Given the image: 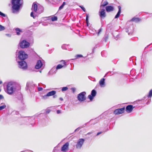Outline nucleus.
<instances>
[{"mask_svg": "<svg viewBox=\"0 0 152 152\" xmlns=\"http://www.w3.org/2000/svg\"><path fill=\"white\" fill-rule=\"evenodd\" d=\"M16 97V101L18 103L23 104V96L20 93L18 94Z\"/></svg>", "mask_w": 152, "mask_h": 152, "instance_id": "nucleus-9", "label": "nucleus"}, {"mask_svg": "<svg viewBox=\"0 0 152 152\" xmlns=\"http://www.w3.org/2000/svg\"><path fill=\"white\" fill-rule=\"evenodd\" d=\"M140 102V101H134V104H135L137 102Z\"/></svg>", "mask_w": 152, "mask_h": 152, "instance_id": "nucleus-48", "label": "nucleus"}, {"mask_svg": "<svg viewBox=\"0 0 152 152\" xmlns=\"http://www.w3.org/2000/svg\"><path fill=\"white\" fill-rule=\"evenodd\" d=\"M102 31V29L101 28H100L99 29V31H98V35H99V33L101 31Z\"/></svg>", "mask_w": 152, "mask_h": 152, "instance_id": "nucleus-46", "label": "nucleus"}, {"mask_svg": "<svg viewBox=\"0 0 152 152\" xmlns=\"http://www.w3.org/2000/svg\"><path fill=\"white\" fill-rule=\"evenodd\" d=\"M132 57H131L130 58H129V60L130 61H132V62H133V59H132Z\"/></svg>", "mask_w": 152, "mask_h": 152, "instance_id": "nucleus-51", "label": "nucleus"}, {"mask_svg": "<svg viewBox=\"0 0 152 152\" xmlns=\"http://www.w3.org/2000/svg\"><path fill=\"white\" fill-rule=\"evenodd\" d=\"M75 59H76L78 58H80L83 57V55L80 54H77L75 56Z\"/></svg>", "mask_w": 152, "mask_h": 152, "instance_id": "nucleus-35", "label": "nucleus"}, {"mask_svg": "<svg viewBox=\"0 0 152 152\" xmlns=\"http://www.w3.org/2000/svg\"><path fill=\"white\" fill-rule=\"evenodd\" d=\"M108 39V35L105 34L103 39V41L106 42Z\"/></svg>", "mask_w": 152, "mask_h": 152, "instance_id": "nucleus-27", "label": "nucleus"}, {"mask_svg": "<svg viewBox=\"0 0 152 152\" xmlns=\"http://www.w3.org/2000/svg\"><path fill=\"white\" fill-rule=\"evenodd\" d=\"M18 63L19 65V67L20 68L22 69L23 70L27 69V64L24 60L18 61Z\"/></svg>", "mask_w": 152, "mask_h": 152, "instance_id": "nucleus-7", "label": "nucleus"}, {"mask_svg": "<svg viewBox=\"0 0 152 152\" xmlns=\"http://www.w3.org/2000/svg\"><path fill=\"white\" fill-rule=\"evenodd\" d=\"M43 65V64L41 60H39L37 61V64L35 65V68L36 69H38L40 68Z\"/></svg>", "mask_w": 152, "mask_h": 152, "instance_id": "nucleus-16", "label": "nucleus"}, {"mask_svg": "<svg viewBox=\"0 0 152 152\" xmlns=\"http://www.w3.org/2000/svg\"><path fill=\"white\" fill-rule=\"evenodd\" d=\"M6 105L4 104L1 106H0V111L1 110L4 109L6 108Z\"/></svg>", "mask_w": 152, "mask_h": 152, "instance_id": "nucleus-29", "label": "nucleus"}, {"mask_svg": "<svg viewBox=\"0 0 152 152\" xmlns=\"http://www.w3.org/2000/svg\"><path fill=\"white\" fill-rule=\"evenodd\" d=\"M50 112V110L49 109H47L46 111V114H48Z\"/></svg>", "mask_w": 152, "mask_h": 152, "instance_id": "nucleus-39", "label": "nucleus"}, {"mask_svg": "<svg viewBox=\"0 0 152 152\" xmlns=\"http://www.w3.org/2000/svg\"><path fill=\"white\" fill-rule=\"evenodd\" d=\"M71 89L72 90L73 93H74V92H75V91L76 90L75 88H71Z\"/></svg>", "mask_w": 152, "mask_h": 152, "instance_id": "nucleus-38", "label": "nucleus"}, {"mask_svg": "<svg viewBox=\"0 0 152 152\" xmlns=\"http://www.w3.org/2000/svg\"><path fill=\"white\" fill-rule=\"evenodd\" d=\"M47 96H47V94L43 96V98L45 99H46L47 98Z\"/></svg>", "mask_w": 152, "mask_h": 152, "instance_id": "nucleus-42", "label": "nucleus"}, {"mask_svg": "<svg viewBox=\"0 0 152 152\" xmlns=\"http://www.w3.org/2000/svg\"><path fill=\"white\" fill-rule=\"evenodd\" d=\"M152 96V89L150 90L148 94V98H151Z\"/></svg>", "mask_w": 152, "mask_h": 152, "instance_id": "nucleus-30", "label": "nucleus"}, {"mask_svg": "<svg viewBox=\"0 0 152 152\" xmlns=\"http://www.w3.org/2000/svg\"><path fill=\"white\" fill-rule=\"evenodd\" d=\"M85 140L83 138L79 139L77 141L76 147L77 149H80L82 147Z\"/></svg>", "mask_w": 152, "mask_h": 152, "instance_id": "nucleus-8", "label": "nucleus"}, {"mask_svg": "<svg viewBox=\"0 0 152 152\" xmlns=\"http://www.w3.org/2000/svg\"><path fill=\"white\" fill-rule=\"evenodd\" d=\"M62 48H63V49H64L63 48V46H62V47H61Z\"/></svg>", "mask_w": 152, "mask_h": 152, "instance_id": "nucleus-56", "label": "nucleus"}, {"mask_svg": "<svg viewBox=\"0 0 152 152\" xmlns=\"http://www.w3.org/2000/svg\"><path fill=\"white\" fill-rule=\"evenodd\" d=\"M43 90V88L42 87H38V90L39 91H42Z\"/></svg>", "mask_w": 152, "mask_h": 152, "instance_id": "nucleus-40", "label": "nucleus"}, {"mask_svg": "<svg viewBox=\"0 0 152 152\" xmlns=\"http://www.w3.org/2000/svg\"><path fill=\"white\" fill-rule=\"evenodd\" d=\"M38 6L37 4L35 3H33L32 5V7L31 10L32 11H34V12H36L37 10Z\"/></svg>", "mask_w": 152, "mask_h": 152, "instance_id": "nucleus-20", "label": "nucleus"}, {"mask_svg": "<svg viewBox=\"0 0 152 152\" xmlns=\"http://www.w3.org/2000/svg\"><path fill=\"white\" fill-rule=\"evenodd\" d=\"M5 29V27L0 24V31H4Z\"/></svg>", "mask_w": 152, "mask_h": 152, "instance_id": "nucleus-33", "label": "nucleus"}, {"mask_svg": "<svg viewBox=\"0 0 152 152\" xmlns=\"http://www.w3.org/2000/svg\"><path fill=\"white\" fill-rule=\"evenodd\" d=\"M0 15L2 16L3 17H6V15L4 13H2L0 11Z\"/></svg>", "mask_w": 152, "mask_h": 152, "instance_id": "nucleus-36", "label": "nucleus"}, {"mask_svg": "<svg viewBox=\"0 0 152 152\" xmlns=\"http://www.w3.org/2000/svg\"><path fill=\"white\" fill-rule=\"evenodd\" d=\"M4 97L2 95L0 94V99H4Z\"/></svg>", "mask_w": 152, "mask_h": 152, "instance_id": "nucleus-44", "label": "nucleus"}, {"mask_svg": "<svg viewBox=\"0 0 152 152\" xmlns=\"http://www.w3.org/2000/svg\"><path fill=\"white\" fill-rule=\"evenodd\" d=\"M92 133H93L92 132H88L87 134H88V135L90 134H92Z\"/></svg>", "mask_w": 152, "mask_h": 152, "instance_id": "nucleus-50", "label": "nucleus"}, {"mask_svg": "<svg viewBox=\"0 0 152 152\" xmlns=\"http://www.w3.org/2000/svg\"><path fill=\"white\" fill-rule=\"evenodd\" d=\"M5 35L9 37H10L11 36V34H6Z\"/></svg>", "mask_w": 152, "mask_h": 152, "instance_id": "nucleus-41", "label": "nucleus"}, {"mask_svg": "<svg viewBox=\"0 0 152 152\" xmlns=\"http://www.w3.org/2000/svg\"><path fill=\"white\" fill-rule=\"evenodd\" d=\"M132 70L131 71V72H132Z\"/></svg>", "mask_w": 152, "mask_h": 152, "instance_id": "nucleus-59", "label": "nucleus"}, {"mask_svg": "<svg viewBox=\"0 0 152 152\" xmlns=\"http://www.w3.org/2000/svg\"><path fill=\"white\" fill-rule=\"evenodd\" d=\"M19 44L20 48L23 49L28 48L30 45V43L25 40L20 41Z\"/></svg>", "mask_w": 152, "mask_h": 152, "instance_id": "nucleus-4", "label": "nucleus"}, {"mask_svg": "<svg viewBox=\"0 0 152 152\" xmlns=\"http://www.w3.org/2000/svg\"><path fill=\"white\" fill-rule=\"evenodd\" d=\"M65 4H66L65 2H64L59 7V9H58V10H61V9H62L63 8L64 6H65Z\"/></svg>", "mask_w": 152, "mask_h": 152, "instance_id": "nucleus-25", "label": "nucleus"}, {"mask_svg": "<svg viewBox=\"0 0 152 152\" xmlns=\"http://www.w3.org/2000/svg\"><path fill=\"white\" fill-rule=\"evenodd\" d=\"M57 17L56 16H54L51 18V20L53 21H55L57 20Z\"/></svg>", "mask_w": 152, "mask_h": 152, "instance_id": "nucleus-32", "label": "nucleus"}, {"mask_svg": "<svg viewBox=\"0 0 152 152\" xmlns=\"http://www.w3.org/2000/svg\"><path fill=\"white\" fill-rule=\"evenodd\" d=\"M20 152H24V151H21Z\"/></svg>", "mask_w": 152, "mask_h": 152, "instance_id": "nucleus-58", "label": "nucleus"}, {"mask_svg": "<svg viewBox=\"0 0 152 152\" xmlns=\"http://www.w3.org/2000/svg\"><path fill=\"white\" fill-rule=\"evenodd\" d=\"M88 18L89 16L88 14H86V25L87 26H88Z\"/></svg>", "mask_w": 152, "mask_h": 152, "instance_id": "nucleus-26", "label": "nucleus"}, {"mask_svg": "<svg viewBox=\"0 0 152 152\" xmlns=\"http://www.w3.org/2000/svg\"><path fill=\"white\" fill-rule=\"evenodd\" d=\"M56 93V91H52L50 92H48L47 94V96H52L55 95Z\"/></svg>", "mask_w": 152, "mask_h": 152, "instance_id": "nucleus-23", "label": "nucleus"}, {"mask_svg": "<svg viewBox=\"0 0 152 152\" xmlns=\"http://www.w3.org/2000/svg\"><path fill=\"white\" fill-rule=\"evenodd\" d=\"M97 48V47H96V45L95 47H94V48L93 49V50H92V51H93V52L94 53V49H95V48Z\"/></svg>", "mask_w": 152, "mask_h": 152, "instance_id": "nucleus-49", "label": "nucleus"}, {"mask_svg": "<svg viewBox=\"0 0 152 152\" xmlns=\"http://www.w3.org/2000/svg\"><path fill=\"white\" fill-rule=\"evenodd\" d=\"M2 83V82L1 81H0V84Z\"/></svg>", "mask_w": 152, "mask_h": 152, "instance_id": "nucleus-55", "label": "nucleus"}, {"mask_svg": "<svg viewBox=\"0 0 152 152\" xmlns=\"http://www.w3.org/2000/svg\"><path fill=\"white\" fill-rule=\"evenodd\" d=\"M86 94V93L85 91H83L79 94L77 97L78 100L80 102H82L85 100L86 99L85 96Z\"/></svg>", "mask_w": 152, "mask_h": 152, "instance_id": "nucleus-6", "label": "nucleus"}, {"mask_svg": "<svg viewBox=\"0 0 152 152\" xmlns=\"http://www.w3.org/2000/svg\"><path fill=\"white\" fill-rule=\"evenodd\" d=\"M18 58L21 60H24L28 57V55L23 50H20L18 54Z\"/></svg>", "mask_w": 152, "mask_h": 152, "instance_id": "nucleus-3", "label": "nucleus"}, {"mask_svg": "<svg viewBox=\"0 0 152 152\" xmlns=\"http://www.w3.org/2000/svg\"><path fill=\"white\" fill-rule=\"evenodd\" d=\"M108 4V3L107 1H105L104 2H103V1L101 3V4L100 6V7H104L106 6Z\"/></svg>", "mask_w": 152, "mask_h": 152, "instance_id": "nucleus-24", "label": "nucleus"}, {"mask_svg": "<svg viewBox=\"0 0 152 152\" xmlns=\"http://www.w3.org/2000/svg\"><path fill=\"white\" fill-rule=\"evenodd\" d=\"M140 20L138 18H136L135 17H134V21L136 22H138L140 21Z\"/></svg>", "mask_w": 152, "mask_h": 152, "instance_id": "nucleus-31", "label": "nucleus"}, {"mask_svg": "<svg viewBox=\"0 0 152 152\" xmlns=\"http://www.w3.org/2000/svg\"><path fill=\"white\" fill-rule=\"evenodd\" d=\"M15 30L16 31V34L18 35H20V33L23 32L22 30L18 28H15Z\"/></svg>", "mask_w": 152, "mask_h": 152, "instance_id": "nucleus-21", "label": "nucleus"}, {"mask_svg": "<svg viewBox=\"0 0 152 152\" xmlns=\"http://www.w3.org/2000/svg\"><path fill=\"white\" fill-rule=\"evenodd\" d=\"M102 133V132H98L96 134V136H98L99 135V134H101Z\"/></svg>", "mask_w": 152, "mask_h": 152, "instance_id": "nucleus-47", "label": "nucleus"}, {"mask_svg": "<svg viewBox=\"0 0 152 152\" xmlns=\"http://www.w3.org/2000/svg\"><path fill=\"white\" fill-rule=\"evenodd\" d=\"M133 21V18H132L131 19L127 22L126 23V25L127 26H128V25L131 24V23H132V25H131V27H127L126 29H125V31L126 32L128 33V35H130L132 34V32L131 31H130V30H131V29H130V28L131 27H132V28H133V26H132V22Z\"/></svg>", "mask_w": 152, "mask_h": 152, "instance_id": "nucleus-5", "label": "nucleus"}, {"mask_svg": "<svg viewBox=\"0 0 152 152\" xmlns=\"http://www.w3.org/2000/svg\"><path fill=\"white\" fill-rule=\"evenodd\" d=\"M83 128V127H82L81 128H80V127H78V128L76 129H75V130L74 131V132H75L76 131H78L81 128Z\"/></svg>", "mask_w": 152, "mask_h": 152, "instance_id": "nucleus-43", "label": "nucleus"}, {"mask_svg": "<svg viewBox=\"0 0 152 152\" xmlns=\"http://www.w3.org/2000/svg\"><path fill=\"white\" fill-rule=\"evenodd\" d=\"M105 10L107 12H109L113 11L114 7L112 6H106L105 7Z\"/></svg>", "mask_w": 152, "mask_h": 152, "instance_id": "nucleus-17", "label": "nucleus"}, {"mask_svg": "<svg viewBox=\"0 0 152 152\" xmlns=\"http://www.w3.org/2000/svg\"><path fill=\"white\" fill-rule=\"evenodd\" d=\"M105 80V79L104 78H103L99 81V84L101 87H103V86L104 85Z\"/></svg>", "mask_w": 152, "mask_h": 152, "instance_id": "nucleus-22", "label": "nucleus"}, {"mask_svg": "<svg viewBox=\"0 0 152 152\" xmlns=\"http://www.w3.org/2000/svg\"><path fill=\"white\" fill-rule=\"evenodd\" d=\"M34 85L30 84L29 85L28 83H27L26 85V89H29V91L31 92L33 91H34Z\"/></svg>", "mask_w": 152, "mask_h": 152, "instance_id": "nucleus-13", "label": "nucleus"}, {"mask_svg": "<svg viewBox=\"0 0 152 152\" xmlns=\"http://www.w3.org/2000/svg\"><path fill=\"white\" fill-rule=\"evenodd\" d=\"M19 88L20 86L18 84H15L12 82L8 83L7 86V93L12 95L17 89V88Z\"/></svg>", "mask_w": 152, "mask_h": 152, "instance_id": "nucleus-2", "label": "nucleus"}, {"mask_svg": "<svg viewBox=\"0 0 152 152\" xmlns=\"http://www.w3.org/2000/svg\"><path fill=\"white\" fill-rule=\"evenodd\" d=\"M61 113V110H58L57 111V114H59Z\"/></svg>", "mask_w": 152, "mask_h": 152, "instance_id": "nucleus-45", "label": "nucleus"}, {"mask_svg": "<svg viewBox=\"0 0 152 152\" xmlns=\"http://www.w3.org/2000/svg\"><path fill=\"white\" fill-rule=\"evenodd\" d=\"M125 110V107L121 108H118L115 110L114 111L113 113L116 115L122 114L124 112Z\"/></svg>", "mask_w": 152, "mask_h": 152, "instance_id": "nucleus-10", "label": "nucleus"}, {"mask_svg": "<svg viewBox=\"0 0 152 152\" xmlns=\"http://www.w3.org/2000/svg\"><path fill=\"white\" fill-rule=\"evenodd\" d=\"M118 10L116 15H115V17L114 18L115 19L118 18L119 17L120 14L121 12V7L120 6H119L118 7Z\"/></svg>", "mask_w": 152, "mask_h": 152, "instance_id": "nucleus-19", "label": "nucleus"}, {"mask_svg": "<svg viewBox=\"0 0 152 152\" xmlns=\"http://www.w3.org/2000/svg\"><path fill=\"white\" fill-rule=\"evenodd\" d=\"M88 123H86V124H84V125H86L87 124H88Z\"/></svg>", "mask_w": 152, "mask_h": 152, "instance_id": "nucleus-54", "label": "nucleus"}, {"mask_svg": "<svg viewBox=\"0 0 152 152\" xmlns=\"http://www.w3.org/2000/svg\"><path fill=\"white\" fill-rule=\"evenodd\" d=\"M133 109V106L132 105H128L127 106L126 108V111L128 113H130L131 112Z\"/></svg>", "mask_w": 152, "mask_h": 152, "instance_id": "nucleus-18", "label": "nucleus"}, {"mask_svg": "<svg viewBox=\"0 0 152 152\" xmlns=\"http://www.w3.org/2000/svg\"><path fill=\"white\" fill-rule=\"evenodd\" d=\"M53 98H56V97H57V96L56 95H53Z\"/></svg>", "mask_w": 152, "mask_h": 152, "instance_id": "nucleus-53", "label": "nucleus"}, {"mask_svg": "<svg viewBox=\"0 0 152 152\" xmlns=\"http://www.w3.org/2000/svg\"><path fill=\"white\" fill-rule=\"evenodd\" d=\"M59 99L61 100V101H63V98H61V97H60L59 98Z\"/></svg>", "mask_w": 152, "mask_h": 152, "instance_id": "nucleus-52", "label": "nucleus"}, {"mask_svg": "<svg viewBox=\"0 0 152 152\" xmlns=\"http://www.w3.org/2000/svg\"><path fill=\"white\" fill-rule=\"evenodd\" d=\"M69 143L68 142L64 144L61 148V151L64 152H66L68 148Z\"/></svg>", "mask_w": 152, "mask_h": 152, "instance_id": "nucleus-14", "label": "nucleus"}, {"mask_svg": "<svg viewBox=\"0 0 152 152\" xmlns=\"http://www.w3.org/2000/svg\"><path fill=\"white\" fill-rule=\"evenodd\" d=\"M79 7L81 8V9L82 10L84 11V12H86V9H85V8L82 6H79Z\"/></svg>", "mask_w": 152, "mask_h": 152, "instance_id": "nucleus-37", "label": "nucleus"}, {"mask_svg": "<svg viewBox=\"0 0 152 152\" xmlns=\"http://www.w3.org/2000/svg\"><path fill=\"white\" fill-rule=\"evenodd\" d=\"M99 14L100 17L102 18H104L106 17V14L104 9H102V10L99 11Z\"/></svg>", "mask_w": 152, "mask_h": 152, "instance_id": "nucleus-15", "label": "nucleus"}, {"mask_svg": "<svg viewBox=\"0 0 152 152\" xmlns=\"http://www.w3.org/2000/svg\"><path fill=\"white\" fill-rule=\"evenodd\" d=\"M33 38H32V42H33Z\"/></svg>", "mask_w": 152, "mask_h": 152, "instance_id": "nucleus-57", "label": "nucleus"}, {"mask_svg": "<svg viewBox=\"0 0 152 152\" xmlns=\"http://www.w3.org/2000/svg\"><path fill=\"white\" fill-rule=\"evenodd\" d=\"M30 16L31 17H32L34 19H35V17L37 16V15L34 14V12H32L31 13Z\"/></svg>", "mask_w": 152, "mask_h": 152, "instance_id": "nucleus-28", "label": "nucleus"}, {"mask_svg": "<svg viewBox=\"0 0 152 152\" xmlns=\"http://www.w3.org/2000/svg\"><path fill=\"white\" fill-rule=\"evenodd\" d=\"M12 10L14 13L18 12L22 6L23 3L21 0H11Z\"/></svg>", "mask_w": 152, "mask_h": 152, "instance_id": "nucleus-1", "label": "nucleus"}, {"mask_svg": "<svg viewBox=\"0 0 152 152\" xmlns=\"http://www.w3.org/2000/svg\"><path fill=\"white\" fill-rule=\"evenodd\" d=\"M96 91L94 89H93L91 91V94L88 96V98L91 101H92L94 99V97L96 96Z\"/></svg>", "mask_w": 152, "mask_h": 152, "instance_id": "nucleus-12", "label": "nucleus"}, {"mask_svg": "<svg viewBox=\"0 0 152 152\" xmlns=\"http://www.w3.org/2000/svg\"><path fill=\"white\" fill-rule=\"evenodd\" d=\"M68 89V88L67 87H64L62 88L61 90L62 91H66Z\"/></svg>", "mask_w": 152, "mask_h": 152, "instance_id": "nucleus-34", "label": "nucleus"}, {"mask_svg": "<svg viewBox=\"0 0 152 152\" xmlns=\"http://www.w3.org/2000/svg\"><path fill=\"white\" fill-rule=\"evenodd\" d=\"M60 62L61 63L63 64L64 65L58 64L56 67V69L57 70L61 69L63 67L65 68L66 66V63L64 60H62Z\"/></svg>", "mask_w": 152, "mask_h": 152, "instance_id": "nucleus-11", "label": "nucleus"}]
</instances>
